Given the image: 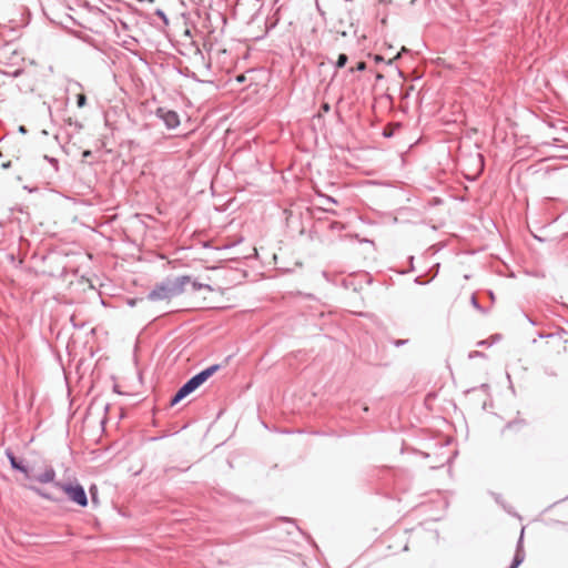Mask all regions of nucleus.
I'll list each match as a JSON object with an SVG mask.
<instances>
[{
  "label": "nucleus",
  "instance_id": "e433bc0d",
  "mask_svg": "<svg viewBox=\"0 0 568 568\" xmlns=\"http://www.w3.org/2000/svg\"><path fill=\"white\" fill-rule=\"evenodd\" d=\"M236 79H237L239 82H243L245 77L242 74V75H239Z\"/></svg>",
  "mask_w": 568,
  "mask_h": 568
},
{
  "label": "nucleus",
  "instance_id": "423d86ee",
  "mask_svg": "<svg viewBox=\"0 0 568 568\" xmlns=\"http://www.w3.org/2000/svg\"><path fill=\"white\" fill-rule=\"evenodd\" d=\"M55 478V470L52 467L47 468L42 474L38 475L36 479L39 483L48 484V483H57L54 480Z\"/></svg>",
  "mask_w": 568,
  "mask_h": 568
},
{
  "label": "nucleus",
  "instance_id": "f257e3e1",
  "mask_svg": "<svg viewBox=\"0 0 568 568\" xmlns=\"http://www.w3.org/2000/svg\"><path fill=\"white\" fill-rule=\"evenodd\" d=\"M191 282V276L182 275L176 277H166L154 285L148 293L146 298L152 302L171 300L184 293L185 285Z\"/></svg>",
  "mask_w": 568,
  "mask_h": 568
},
{
  "label": "nucleus",
  "instance_id": "0eeeda50",
  "mask_svg": "<svg viewBox=\"0 0 568 568\" xmlns=\"http://www.w3.org/2000/svg\"><path fill=\"white\" fill-rule=\"evenodd\" d=\"M30 489L36 493L38 496L47 499V500H50V501H54V503H60L62 501V498H59L57 496H54L53 494L42 489V488H39V487H36V486H30Z\"/></svg>",
  "mask_w": 568,
  "mask_h": 568
},
{
  "label": "nucleus",
  "instance_id": "cd10ccee",
  "mask_svg": "<svg viewBox=\"0 0 568 568\" xmlns=\"http://www.w3.org/2000/svg\"><path fill=\"white\" fill-rule=\"evenodd\" d=\"M322 109H323L325 112H328V111H329V109H331V106H329V104H328V103H323V104H322Z\"/></svg>",
  "mask_w": 568,
  "mask_h": 568
},
{
  "label": "nucleus",
  "instance_id": "49530a36",
  "mask_svg": "<svg viewBox=\"0 0 568 568\" xmlns=\"http://www.w3.org/2000/svg\"><path fill=\"white\" fill-rule=\"evenodd\" d=\"M509 568H513V565L510 564Z\"/></svg>",
  "mask_w": 568,
  "mask_h": 568
},
{
  "label": "nucleus",
  "instance_id": "a18cd8bd",
  "mask_svg": "<svg viewBox=\"0 0 568 568\" xmlns=\"http://www.w3.org/2000/svg\"><path fill=\"white\" fill-rule=\"evenodd\" d=\"M509 568H513V565L510 564Z\"/></svg>",
  "mask_w": 568,
  "mask_h": 568
},
{
  "label": "nucleus",
  "instance_id": "7ed1b4c3",
  "mask_svg": "<svg viewBox=\"0 0 568 568\" xmlns=\"http://www.w3.org/2000/svg\"><path fill=\"white\" fill-rule=\"evenodd\" d=\"M219 364L211 365L201 372L193 375L191 378H189L182 387L189 393L192 394L195 392L201 385H203L211 376H213L219 369Z\"/></svg>",
  "mask_w": 568,
  "mask_h": 568
},
{
  "label": "nucleus",
  "instance_id": "1a4fd4ad",
  "mask_svg": "<svg viewBox=\"0 0 568 568\" xmlns=\"http://www.w3.org/2000/svg\"><path fill=\"white\" fill-rule=\"evenodd\" d=\"M190 394L181 386L170 399V406H175Z\"/></svg>",
  "mask_w": 568,
  "mask_h": 568
},
{
  "label": "nucleus",
  "instance_id": "6e6552de",
  "mask_svg": "<svg viewBox=\"0 0 568 568\" xmlns=\"http://www.w3.org/2000/svg\"><path fill=\"white\" fill-rule=\"evenodd\" d=\"M542 373L547 377L556 378L559 376V365L554 363L544 364L541 366Z\"/></svg>",
  "mask_w": 568,
  "mask_h": 568
},
{
  "label": "nucleus",
  "instance_id": "ddd939ff",
  "mask_svg": "<svg viewBox=\"0 0 568 568\" xmlns=\"http://www.w3.org/2000/svg\"><path fill=\"white\" fill-rule=\"evenodd\" d=\"M470 304L473 305V307H475L477 311L481 312V313H486V311L481 307V305L479 304L477 297L475 294L471 295L470 297Z\"/></svg>",
  "mask_w": 568,
  "mask_h": 568
},
{
  "label": "nucleus",
  "instance_id": "f3484780",
  "mask_svg": "<svg viewBox=\"0 0 568 568\" xmlns=\"http://www.w3.org/2000/svg\"><path fill=\"white\" fill-rule=\"evenodd\" d=\"M90 494H91V500L93 504H98L99 503V499H98V493H97V488L95 486H92L90 487Z\"/></svg>",
  "mask_w": 568,
  "mask_h": 568
},
{
  "label": "nucleus",
  "instance_id": "c9c22d12",
  "mask_svg": "<svg viewBox=\"0 0 568 568\" xmlns=\"http://www.w3.org/2000/svg\"><path fill=\"white\" fill-rule=\"evenodd\" d=\"M478 345L479 346H486V345H488V343H487V341H480V342H478Z\"/></svg>",
  "mask_w": 568,
  "mask_h": 568
},
{
  "label": "nucleus",
  "instance_id": "79ce46f5",
  "mask_svg": "<svg viewBox=\"0 0 568 568\" xmlns=\"http://www.w3.org/2000/svg\"><path fill=\"white\" fill-rule=\"evenodd\" d=\"M134 304H135V302H134V301H130V302H129V305H131V306H133Z\"/></svg>",
  "mask_w": 568,
  "mask_h": 568
},
{
  "label": "nucleus",
  "instance_id": "a211bd4d",
  "mask_svg": "<svg viewBox=\"0 0 568 568\" xmlns=\"http://www.w3.org/2000/svg\"><path fill=\"white\" fill-rule=\"evenodd\" d=\"M4 73L11 75L12 78H18L23 73V69L18 68V69L13 70L12 72L4 71Z\"/></svg>",
  "mask_w": 568,
  "mask_h": 568
},
{
  "label": "nucleus",
  "instance_id": "2eb2a0df",
  "mask_svg": "<svg viewBox=\"0 0 568 568\" xmlns=\"http://www.w3.org/2000/svg\"><path fill=\"white\" fill-rule=\"evenodd\" d=\"M364 70H366V62L359 61V62H357L356 67L349 69V72H352V73L355 71L362 72Z\"/></svg>",
  "mask_w": 568,
  "mask_h": 568
},
{
  "label": "nucleus",
  "instance_id": "c756f323",
  "mask_svg": "<svg viewBox=\"0 0 568 568\" xmlns=\"http://www.w3.org/2000/svg\"><path fill=\"white\" fill-rule=\"evenodd\" d=\"M495 499H496V501H497L498 504H500V505L504 507V509H506V506L501 503V499H500V496H499V495H497V496L495 497Z\"/></svg>",
  "mask_w": 568,
  "mask_h": 568
},
{
  "label": "nucleus",
  "instance_id": "aec40b11",
  "mask_svg": "<svg viewBox=\"0 0 568 568\" xmlns=\"http://www.w3.org/2000/svg\"><path fill=\"white\" fill-rule=\"evenodd\" d=\"M44 159L54 166V169L57 170L58 169V160L55 158H51V156H48L45 155Z\"/></svg>",
  "mask_w": 568,
  "mask_h": 568
},
{
  "label": "nucleus",
  "instance_id": "c03bdc74",
  "mask_svg": "<svg viewBox=\"0 0 568 568\" xmlns=\"http://www.w3.org/2000/svg\"><path fill=\"white\" fill-rule=\"evenodd\" d=\"M2 156V152L0 151V158Z\"/></svg>",
  "mask_w": 568,
  "mask_h": 568
},
{
  "label": "nucleus",
  "instance_id": "a19ab883",
  "mask_svg": "<svg viewBox=\"0 0 568 568\" xmlns=\"http://www.w3.org/2000/svg\"><path fill=\"white\" fill-rule=\"evenodd\" d=\"M376 79H377V80L383 79V75H382L381 73H378V74L376 75Z\"/></svg>",
  "mask_w": 568,
  "mask_h": 568
},
{
  "label": "nucleus",
  "instance_id": "58836bf2",
  "mask_svg": "<svg viewBox=\"0 0 568 568\" xmlns=\"http://www.w3.org/2000/svg\"><path fill=\"white\" fill-rule=\"evenodd\" d=\"M190 1H191V2H193V3H201V2H203L204 0H190Z\"/></svg>",
  "mask_w": 568,
  "mask_h": 568
},
{
  "label": "nucleus",
  "instance_id": "6ab92c4d",
  "mask_svg": "<svg viewBox=\"0 0 568 568\" xmlns=\"http://www.w3.org/2000/svg\"><path fill=\"white\" fill-rule=\"evenodd\" d=\"M69 124H70V125H73V126L75 128V130H77V131H80V130H82V128H83L82 123H81V122H79V121H77V120H75V121H72L71 119H69Z\"/></svg>",
  "mask_w": 568,
  "mask_h": 568
},
{
  "label": "nucleus",
  "instance_id": "412c9836",
  "mask_svg": "<svg viewBox=\"0 0 568 568\" xmlns=\"http://www.w3.org/2000/svg\"><path fill=\"white\" fill-rule=\"evenodd\" d=\"M408 343V339H394L393 341V345L395 347H400V346H404Z\"/></svg>",
  "mask_w": 568,
  "mask_h": 568
},
{
  "label": "nucleus",
  "instance_id": "dca6fc26",
  "mask_svg": "<svg viewBox=\"0 0 568 568\" xmlns=\"http://www.w3.org/2000/svg\"><path fill=\"white\" fill-rule=\"evenodd\" d=\"M87 104V97L83 93L77 95V105L83 108Z\"/></svg>",
  "mask_w": 568,
  "mask_h": 568
},
{
  "label": "nucleus",
  "instance_id": "72a5a7b5",
  "mask_svg": "<svg viewBox=\"0 0 568 568\" xmlns=\"http://www.w3.org/2000/svg\"><path fill=\"white\" fill-rule=\"evenodd\" d=\"M375 61L376 62L384 61V58L382 55H375Z\"/></svg>",
  "mask_w": 568,
  "mask_h": 568
},
{
  "label": "nucleus",
  "instance_id": "5701e85b",
  "mask_svg": "<svg viewBox=\"0 0 568 568\" xmlns=\"http://www.w3.org/2000/svg\"><path fill=\"white\" fill-rule=\"evenodd\" d=\"M483 356H485V354H484V353H481V352H478V351H474V352L469 353V358H473V357H483Z\"/></svg>",
  "mask_w": 568,
  "mask_h": 568
},
{
  "label": "nucleus",
  "instance_id": "393cba45",
  "mask_svg": "<svg viewBox=\"0 0 568 568\" xmlns=\"http://www.w3.org/2000/svg\"><path fill=\"white\" fill-rule=\"evenodd\" d=\"M404 51H406L405 48H403L402 51L398 52L394 58L389 59L388 60V64H392L394 60H397L400 57V53L404 52Z\"/></svg>",
  "mask_w": 568,
  "mask_h": 568
},
{
  "label": "nucleus",
  "instance_id": "20e7f679",
  "mask_svg": "<svg viewBox=\"0 0 568 568\" xmlns=\"http://www.w3.org/2000/svg\"><path fill=\"white\" fill-rule=\"evenodd\" d=\"M154 114L164 123L168 130H174L181 123L179 113L174 110L168 109L166 106L156 108Z\"/></svg>",
  "mask_w": 568,
  "mask_h": 568
},
{
  "label": "nucleus",
  "instance_id": "bb28decb",
  "mask_svg": "<svg viewBox=\"0 0 568 568\" xmlns=\"http://www.w3.org/2000/svg\"><path fill=\"white\" fill-rule=\"evenodd\" d=\"M516 424H517V422H509V423H507L505 428H504V430L513 428Z\"/></svg>",
  "mask_w": 568,
  "mask_h": 568
},
{
  "label": "nucleus",
  "instance_id": "4c0bfd02",
  "mask_svg": "<svg viewBox=\"0 0 568 568\" xmlns=\"http://www.w3.org/2000/svg\"><path fill=\"white\" fill-rule=\"evenodd\" d=\"M19 131H20L21 133H26V132H27V129H26L23 125H21V126L19 128Z\"/></svg>",
  "mask_w": 568,
  "mask_h": 568
},
{
  "label": "nucleus",
  "instance_id": "f8f14e48",
  "mask_svg": "<svg viewBox=\"0 0 568 568\" xmlns=\"http://www.w3.org/2000/svg\"><path fill=\"white\" fill-rule=\"evenodd\" d=\"M347 61H348L347 54L339 53L338 57H337V60L335 62V67L337 69H342V68H344L346 65Z\"/></svg>",
  "mask_w": 568,
  "mask_h": 568
},
{
  "label": "nucleus",
  "instance_id": "473e14b6",
  "mask_svg": "<svg viewBox=\"0 0 568 568\" xmlns=\"http://www.w3.org/2000/svg\"><path fill=\"white\" fill-rule=\"evenodd\" d=\"M82 155H83V158H88V156L91 155V151L90 150H85Z\"/></svg>",
  "mask_w": 568,
  "mask_h": 568
},
{
  "label": "nucleus",
  "instance_id": "9d476101",
  "mask_svg": "<svg viewBox=\"0 0 568 568\" xmlns=\"http://www.w3.org/2000/svg\"><path fill=\"white\" fill-rule=\"evenodd\" d=\"M525 560V551L524 549H519L515 551V555L511 560L513 568H518Z\"/></svg>",
  "mask_w": 568,
  "mask_h": 568
},
{
  "label": "nucleus",
  "instance_id": "9b49d317",
  "mask_svg": "<svg viewBox=\"0 0 568 568\" xmlns=\"http://www.w3.org/2000/svg\"><path fill=\"white\" fill-rule=\"evenodd\" d=\"M189 284L192 285L193 292H197V291H201V290H207L210 292L213 291V288H212V286L210 284L200 283L196 280H194V281L191 280V282Z\"/></svg>",
  "mask_w": 568,
  "mask_h": 568
},
{
  "label": "nucleus",
  "instance_id": "f03ea898",
  "mask_svg": "<svg viewBox=\"0 0 568 568\" xmlns=\"http://www.w3.org/2000/svg\"><path fill=\"white\" fill-rule=\"evenodd\" d=\"M54 487L61 489L71 500L72 503L77 504L80 507H87L88 506V496L84 490V487L75 483H54Z\"/></svg>",
  "mask_w": 568,
  "mask_h": 568
},
{
  "label": "nucleus",
  "instance_id": "4468645a",
  "mask_svg": "<svg viewBox=\"0 0 568 568\" xmlns=\"http://www.w3.org/2000/svg\"><path fill=\"white\" fill-rule=\"evenodd\" d=\"M155 16L159 17L163 21V23L165 26L169 24V19L166 17L165 12L162 9H156L155 10Z\"/></svg>",
  "mask_w": 568,
  "mask_h": 568
},
{
  "label": "nucleus",
  "instance_id": "7c9ffc66",
  "mask_svg": "<svg viewBox=\"0 0 568 568\" xmlns=\"http://www.w3.org/2000/svg\"><path fill=\"white\" fill-rule=\"evenodd\" d=\"M413 90V87H410L405 93H403V98H408L409 97V91Z\"/></svg>",
  "mask_w": 568,
  "mask_h": 568
},
{
  "label": "nucleus",
  "instance_id": "4be33fe9",
  "mask_svg": "<svg viewBox=\"0 0 568 568\" xmlns=\"http://www.w3.org/2000/svg\"><path fill=\"white\" fill-rule=\"evenodd\" d=\"M414 282L418 285H425L427 284L429 281H426L424 280V276L419 275V276H416Z\"/></svg>",
  "mask_w": 568,
  "mask_h": 568
},
{
  "label": "nucleus",
  "instance_id": "2f4dec72",
  "mask_svg": "<svg viewBox=\"0 0 568 568\" xmlns=\"http://www.w3.org/2000/svg\"><path fill=\"white\" fill-rule=\"evenodd\" d=\"M10 166H11V162H10V161L4 162V163L2 164V168H3V169H9Z\"/></svg>",
  "mask_w": 568,
  "mask_h": 568
},
{
  "label": "nucleus",
  "instance_id": "a878e982",
  "mask_svg": "<svg viewBox=\"0 0 568 568\" xmlns=\"http://www.w3.org/2000/svg\"><path fill=\"white\" fill-rule=\"evenodd\" d=\"M556 334L554 333H549V334H539L538 336L540 338H551V337H555Z\"/></svg>",
  "mask_w": 568,
  "mask_h": 568
},
{
  "label": "nucleus",
  "instance_id": "37998d69",
  "mask_svg": "<svg viewBox=\"0 0 568 568\" xmlns=\"http://www.w3.org/2000/svg\"><path fill=\"white\" fill-rule=\"evenodd\" d=\"M409 260H410V263L413 264L414 256H410Z\"/></svg>",
  "mask_w": 568,
  "mask_h": 568
},
{
  "label": "nucleus",
  "instance_id": "39448f33",
  "mask_svg": "<svg viewBox=\"0 0 568 568\" xmlns=\"http://www.w3.org/2000/svg\"><path fill=\"white\" fill-rule=\"evenodd\" d=\"M6 456L10 463L12 469L18 470L28 476L29 468L23 464L22 460L18 459L11 449L6 450Z\"/></svg>",
  "mask_w": 568,
  "mask_h": 568
},
{
  "label": "nucleus",
  "instance_id": "f704fd0d",
  "mask_svg": "<svg viewBox=\"0 0 568 568\" xmlns=\"http://www.w3.org/2000/svg\"><path fill=\"white\" fill-rule=\"evenodd\" d=\"M396 70H397L398 75L404 79L405 78L404 72L398 68H396Z\"/></svg>",
  "mask_w": 568,
  "mask_h": 568
},
{
  "label": "nucleus",
  "instance_id": "ea45409f",
  "mask_svg": "<svg viewBox=\"0 0 568 568\" xmlns=\"http://www.w3.org/2000/svg\"><path fill=\"white\" fill-rule=\"evenodd\" d=\"M489 297H490L491 300H494V298H495V295H494V293H493L491 291L489 292Z\"/></svg>",
  "mask_w": 568,
  "mask_h": 568
},
{
  "label": "nucleus",
  "instance_id": "de8ad7c7",
  "mask_svg": "<svg viewBox=\"0 0 568 568\" xmlns=\"http://www.w3.org/2000/svg\"><path fill=\"white\" fill-rule=\"evenodd\" d=\"M150 2H153L154 0H149Z\"/></svg>",
  "mask_w": 568,
  "mask_h": 568
},
{
  "label": "nucleus",
  "instance_id": "b1692460",
  "mask_svg": "<svg viewBox=\"0 0 568 568\" xmlns=\"http://www.w3.org/2000/svg\"><path fill=\"white\" fill-rule=\"evenodd\" d=\"M523 536H524V529H521V535H520V538H519V540L517 542L516 550L524 549L523 548Z\"/></svg>",
  "mask_w": 568,
  "mask_h": 568
},
{
  "label": "nucleus",
  "instance_id": "c85d7f7f",
  "mask_svg": "<svg viewBox=\"0 0 568 568\" xmlns=\"http://www.w3.org/2000/svg\"><path fill=\"white\" fill-rule=\"evenodd\" d=\"M325 200H326L327 202H331V203H334V204L336 203V200H335L334 197L329 196V195H326V196H325Z\"/></svg>",
  "mask_w": 568,
  "mask_h": 568
}]
</instances>
